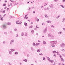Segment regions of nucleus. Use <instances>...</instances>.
I'll return each mask as SVG.
<instances>
[{
  "instance_id": "obj_45",
  "label": "nucleus",
  "mask_w": 65,
  "mask_h": 65,
  "mask_svg": "<svg viewBox=\"0 0 65 65\" xmlns=\"http://www.w3.org/2000/svg\"><path fill=\"white\" fill-rule=\"evenodd\" d=\"M36 28H38V29L39 28V27H37V26H36Z\"/></svg>"
},
{
  "instance_id": "obj_5",
  "label": "nucleus",
  "mask_w": 65,
  "mask_h": 65,
  "mask_svg": "<svg viewBox=\"0 0 65 65\" xmlns=\"http://www.w3.org/2000/svg\"><path fill=\"white\" fill-rule=\"evenodd\" d=\"M14 41V40H12L11 41L10 43H13Z\"/></svg>"
},
{
  "instance_id": "obj_37",
  "label": "nucleus",
  "mask_w": 65,
  "mask_h": 65,
  "mask_svg": "<svg viewBox=\"0 0 65 65\" xmlns=\"http://www.w3.org/2000/svg\"><path fill=\"white\" fill-rule=\"evenodd\" d=\"M14 31H17V29H14Z\"/></svg>"
},
{
  "instance_id": "obj_22",
  "label": "nucleus",
  "mask_w": 65,
  "mask_h": 65,
  "mask_svg": "<svg viewBox=\"0 0 65 65\" xmlns=\"http://www.w3.org/2000/svg\"><path fill=\"white\" fill-rule=\"evenodd\" d=\"M64 19H62V21L63 23H64Z\"/></svg>"
},
{
  "instance_id": "obj_10",
  "label": "nucleus",
  "mask_w": 65,
  "mask_h": 65,
  "mask_svg": "<svg viewBox=\"0 0 65 65\" xmlns=\"http://www.w3.org/2000/svg\"><path fill=\"white\" fill-rule=\"evenodd\" d=\"M61 61H62L63 62H64V60L62 58H61Z\"/></svg>"
},
{
  "instance_id": "obj_38",
  "label": "nucleus",
  "mask_w": 65,
  "mask_h": 65,
  "mask_svg": "<svg viewBox=\"0 0 65 65\" xmlns=\"http://www.w3.org/2000/svg\"><path fill=\"white\" fill-rule=\"evenodd\" d=\"M44 10H46V9L45 8H44Z\"/></svg>"
},
{
  "instance_id": "obj_30",
  "label": "nucleus",
  "mask_w": 65,
  "mask_h": 65,
  "mask_svg": "<svg viewBox=\"0 0 65 65\" xmlns=\"http://www.w3.org/2000/svg\"><path fill=\"white\" fill-rule=\"evenodd\" d=\"M60 17V15H59L58 17H56V19H58V18H59V17Z\"/></svg>"
},
{
  "instance_id": "obj_62",
  "label": "nucleus",
  "mask_w": 65,
  "mask_h": 65,
  "mask_svg": "<svg viewBox=\"0 0 65 65\" xmlns=\"http://www.w3.org/2000/svg\"><path fill=\"white\" fill-rule=\"evenodd\" d=\"M5 2H7V1H5Z\"/></svg>"
},
{
  "instance_id": "obj_18",
  "label": "nucleus",
  "mask_w": 65,
  "mask_h": 65,
  "mask_svg": "<svg viewBox=\"0 0 65 65\" xmlns=\"http://www.w3.org/2000/svg\"><path fill=\"white\" fill-rule=\"evenodd\" d=\"M60 6H61V7H62V8H64V6H63V5H61Z\"/></svg>"
},
{
  "instance_id": "obj_3",
  "label": "nucleus",
  "mask_w": 65,
  "mask_h": 65,
  "mask_svg": "<svg viewBox=\"0 0 65 65\" xmlns=\"http://www.w3.org/2000/svg\"><path fill=\"white\" fill-rule=\"evenodd\" d=\"M47 27H46L45 30H44L43 31V32L44 33H45L46 32V31H47Z\"/></svg>"
},
{
  "instance_id": "obj_24",
  "label": "nucleus",
  "mask_w": 65,
  "mask_h": 65,
  "mask_svg": "<svg viewBox=\"0 0 65 65\" xmlns=\"http://www.w3.org/2000/svg\"><path fill=\"white\" fill-rule=\"evenodd\" d=\"M50 62H51V63H53V62H54V61H53H53H52V60H50Z\"/></svg>"
},
{
  "instance_id": "obj_9",
  "label": "nucleus",
  "mask_w": 65,
  "mask_h": 65,
  "mask_svg": "<svg viewBox=\"0 0 65 65\" xmlns=\"http://www.w3.org/2000/svg\"><path fill=\"white\" fill-rule=\"evenodd\" d=\"M47 22L49 23H51V21H47Z\"/></svg>"
},
{
  "instance_id": "obj_28",
  "label": "nucleus",
  "mask_w": 65,
  "mask_h": 65,
  "mask_svg": "<svg viewBox=\"0 0 65 65\" xmlns=\"http://www.w3.org/2000/svg\"><path fill=\"white\" fill-rule=\"evenodd\" d=\"M37 46L38 45H39V43H37L36 44Z\"/></svg>"
},
{
  "instance_id": "obj_52",
  "label": "nucleus",
  "mask_w": 65,
  "mask_h": 65,
  "mask_svg": "<svg viewBox=\"0 0 65 65\" xmlns=\"http://www.w3.org/2000/svg\"><path fill=\"white\" fill-rule=\"evenodd\" d=\"M27 15H28V14H26V15L25 16V17H27Z\"/></svg>"
},
{
  "instance_id": "obj_4",
  "label": "nucleus",
  "mask_w": 65,
  "mask_h": 65,
  "mask_svg": "<svg viewBox=\"0 0 65 65\" xmlns=\"http://www.w3.org/2000/svg\"><path fill=\"white\" fill-rule=\"evenodd\" d=\"M50 7L51 8H53V7H54V6L52 5L51 4L50 5Z\"/></svg>"
},
{
  "instance_id": "obj_42",
  "label": "nucleus",
  "mask_w": 65,
  "mask_h": 65,
  "mask_svg": "<svg viewBox=\"0 0 65 65\" xmlns=\"http://www.w3.org/2000/svg\"><path fill=\"white\" fill-rule=\"evenodd\" d=\"M10 5L11 6H12V3H10Z\"/></svg>"
},
{
  "instance_id": "obj_12",
  "label": "nucleus",
  "mask_w": 65,
  "mask_h": 65,
  "mask_svg": "<svg viewBox=\"0 0 65 65\" xmlns=\"http://www.w3.org/2000/svg\"><path fill=\"white\" fill-rule=\"evenodd\" d=\"M51 46H52V47H55V46L54 44H51Z\"/></svg>"
},
{
  "instance_id": "obj_27",
  "label": "nucleus",
  "mask_w": 65,
  "mask_h": 65,
  "mask_svg": "<svg viewBox=\"0 0 65 65\" xmlns=\"http://www.w3.org/2000/svg\"><path fill=\"white\" fill-rule=\"evenodd\" d=\"M39 55H43V54H42L41 53H40L39 54Z\"/></svg>"
},
{
  "instance_id": "obj_46",
  "label": "nucleus",
  "mask_w": 65,
  "mask_h": 65,
  "mask_svg": "<svg viewBox=\"0 0 65 65\" xmlns=\"http://www.w3.org/2000/svg\"><path fill=\"white\" fill-rule=\"evenodd\" d=\"M38 42H40V41H39V40H38Z\"/></svg>"
},
{
  "instance_id": "obj_58",
  "label": "nucleus",
  "mask_w": 65,
  "mask_h": 65,
  "mask_svg": "<svg viewBox=\"0 0 65 65\" xmlns=\"http://www.w3.org/2000/svg\"><path fill=\"white\" fill-rule=\"evenodd\" d=\"M65 0H63V2H65Z\"/></svg>"
},
{
  "instance_id": "obj_19",
  "label": "nucleus",
  "mask_w": 65,
  "mask_h": 65,
  "mask_svg": "<svg viewBox=\"0 0 65 65\" xmlns=\"http://www.w3.org/2000/svg\"><path fill=\"white\" fill-rule=\"evenodd\" d=\"M23 61H25V62H27V60L24 59L23 60Z\"/></svg>"
},
{
  "instance_id": "obj_6",
  "label": "nucleus",
  "mask_w": 65,
  "mask_h": 65,
  "mask_svg": "<svg viewBox=\"0 0 65 65\" xmlns=\"http://www.w3.org/2000/svg\"><path fill=\"white\" fill-rule=\"evenodd\" d=\"M0 20H1V21H3V18L2 17H0Z\"/></svg>"
},
{
  "instance_id": "obj_35",
  "label": "nucleus",
  "mask_w": 65,
  "mask_h": 65,
  "mask_svg": "<svg viewBox=\"0 0 65 65\" xmlns=\"http://www.w3.org/2000/svg\"><path fill=\"white\" fill-rule=\"evenodd\" d=\"M43 60H45V58L44 57H43Z\"/></svg>"
},
{
  "instance_id": "obj_13",
  "label": "nucleus",
  "mask_w": 65,
  "mask_h": 65,
  "mask_svg": "<svg viewBox=\"0 0 65 65\" xmlns=\"http://www.w3.org/2000/svg\"><path fill=\"white\" fill-rule=\"evenodd\" d=\"M40 51V50H37V52L38 53H39V52Z\"/></svg>"
},
{
  "instance_id": "obj_47",
  "label": "nucleus",
  "mask_w": 65,
  "mask_h": 65,
  "mask_svg": "<svg viewBox=\"0 0 65 65\" xmlns=\"http://www.w3.org/2000/svg\"><path fill=\"white\" fill-rule=\"evenodd\" d=\"M58 34H61V32H58Z\"/></svg>"
},
{
  "instance_id": "obj_64",
  "label": "nucleus",
  "mask_w": 65,
  "mask_h": 65,
  "mask_svg": "<svg viewBox=\"0 0 65 65\" xmlns=\"http://www.w3.org/2000/svg\"><path fill=\"white\" fill-rule=\"evenodd\" d=\"M63 19H64V21H65V18H63Z\"/></svg>"
},
{
  "instance_id": "obj_34",
  "label": "nucleus",
  "mask_w": 65,
  "mask_h": 65,
  "mask_svg": "<svg viewBox=\"0 0 65 65\" xmlns=\"http://www.w3.org/2000/svg\"><path fill=\"white\" fill-rule=\"evenodd\" d=\"M47 5V3H46L45 4H44V6H45V5Z\"/></svg>"
},
{
  "instance_id": "obj_32",
  "label": "nucleus",
  "mask_w": 65,
  "mask_h": 65,
  "mask_svg": "<svg viewBox=\"0 0 65 65\" xmlns=\"http://www.w3.org/2000/svg\"><path fill=\"white\" fill-rule=\"evenodd\" d=\"M31 33L32 34L34 33V31L33 30H31Z\"/></svg>"
},
{
  "instance_id": "obj_26",
  "label": "nucleus",
  "mask_w": 65,
  "mask_h": 65,
  "mask_svg": "<svg viewBox=\"0 0 65 65\" xmlns=\"http://www.w3.org/2000/svg\"><path fill=\"white\" fill-rule=\"evenodd\" d=\"M10 1L12 2H14V0H10Z\"/></svg>"
},
{
  "instance_id": "obj_40",
  "label": "nucleus",
  "mask_w": 65,
  "mask_h": 65,
  "mask_svg": "<svg viewBox=\"0 0 65 65\" xmlns=\"http://www.w3.org/2000/svg\"><path fill=\"white\" fill-rule=\"evenodd\" d=\"M33 45H35V43H33Z\"/></svg>"
},
{
  "instance_id": "obj_31",
  "label": "nucleus",
  "mask_w": 65,
  "mask_h": 65,
  "mask_svg": "<svg viewBox=\"0 0 65 65\" xmlns=\"http://www.w3.org/2000/svg\"><path fill=\"white\" fill-rule=\"evenodd\" d=\"M37 21H39V19H38V18H37Z\"/></svg>"
},
{
  "instance_id": "obj_16",
  "label": "nucleus",
  "mask_w": 65,
  "mask_h": 65,
  "mask_svg": "<svg viewBox=\"0 0 65 65\" xmlns=\"http://www.w3.org/2000/svg\"><path fill=\"white\" fill-rule=\"evenodd\" d=\"M24 18H25V19H28V17H27L25 16V17H24Z\"/></svg>"
},
{
  "instance_id": "obj_60",
  "label": "nucleus",
  "mask_w": 65,
  "mask_h": 65,
  "mask_svg": "<svg viewBox=\"0 0 65 65\" xmlns=\"http://www.w3.org/2000/svg\"><path fill=\"white\" fill-rule=\"evenodd\" d=\"M33 13H35V12L34 11H33Z\"/></svg>"
},
{
  "instance_id": "obj_59",
  "label": "nucleus",
  "mask_w": 65,
  "mask_h": 65,
  "mask_svg": "<svg viewBox=\"0 0 65 65\" xmlns=\"http://www.w3.org/2000/svg\"><path fill=\"white\" fill-rule=\"evenodd\" d=\"M58 0H55V1H57Z\"/></svg>"
},
{
  "instance_id": "obj_1",
  "label": "nucleus",
  "mask_w": 65,
  "mask_h": 65,
  "mask_svg": "<svg viewBox=\"0 0 65 65\" xmlns=\"http://www.w3.org/2000/svg\"><path fill=\"white\" fill-rule=\"evenodd\" d=\"M10 25V23L9 22L5 24H4L3 26V27L4 28V27H6V25Z\"/></svg>"
},
{
  "instance_id": "obj_33",
  "label": "nucleus",
  "mask_w": 65,
  "mask_h": 65,
  "mask_svg": "<svg viewBox=\"0 0 65 65\" xmlns=\"http://www.w3.org/2000/svg\"><path fill=\"white\" fill-rule=\"evenodd\" d=\"M45 17L46 18H47V15H45Z\"/></svg>"
},
{
  "instance_id": "obj_14",
  "label": "nucleus",
  "mask_w": 65,
  "mask_h": 65,
  "mask_svg": "<svg viewBox=\"0 0 65 65\" xmlns=\"http://www.w3.org/2000/svg\"><path fill=\"white\" fill-rule=\"evenodd\" d=\"M24 25L26 26H27V23H24Z\"/></svg>"
},
{
  "instance_id": "obj_11",
  "label": "nucleus",
  "mask_w": 65,
  "mask_h": 65,
  "mask_svg": "<svg viewBox=\"0 0 65 65\" xmlns=\"http://www.w3.org/2000/svg\"><path fill=\"white\" fill-rule=\"evenodd\" d=\"M52 35V34H48V36L49 37H51V36H51Z\"/></svg>"
},
{
  "instance_id": "obj_61",
  "label": "nucleus",
  "mask_w": 65,
  "mask_h": 65,
  "mask_svg": "<svg viewBox=\"0 0 65 65\" xmlns=\"http://www.w3.org/2000/svg\"><path fill=\"white\" fill-rule=\"evenodd\" d=\"M42 7H43V6H41V8H42Z\"/></svg>"
},
{
  "instance_id": "obj_39",
  "label": "nucleus",
  "mask_w": 65,
  "mask_h": 65,
  "mask_svg": "<svg viewBox=\"0 0 65 65\" xmlns=\"http://www.w3.org/2000/svg\"><path fill=\"white\" fill-rule=\"evenodd\" d=\"M15 54H16V55H17L18 54V52H16L15 53Z\"/></svg>"
},
{
  "instance_id": "obj_43",
  "label": "nucleus",
  "mask_w": 65,
  "mask_h": 65,
  "mask_svg": "<svg viewBox=\"0 0 65 65\" xmlns=\"http://www.w3.org/2000/svg\"><path fill=\"white\" fill-rule=\"evenodd\" d=\"M9 54H11V51H9Z\"/></svg>"
},
{
  "instance_id": "obj_44",
  "label": "nucleus",
  "mask_w": 65,
  "mask_h": 65,
  "mask_svg": "<svg viewBox=\"0 0 65 65\" xmlns=\"http://www.w3.org/2000/svg\"><path fill=\"white\" fill-rule=\"evenodd\" d=\"M18 34H17L16 35V37H18Z\"/></svg>"
},
{
  "instance_id": "obj_17",
  "label": "nucleus",
  "mask_w": 65,
  "mask_h": 65,
  "mask_svg": "<svg viewBox=\"0 0 65 65\" xmlns=\"http://www.w3.org/2000/svg\"><path fill=\"white\" fill-rule=\"evenodd\" d=\"M21 36H23V35H24V33L23 32H22L21 33Z\"/></svg>"
},
{
  "instance_id": "obj_20",
  "label": "nucleus",
  "mask_w": 65,
  "mask_h": 65,
  "mask_svg": "<svg viewBox=\"0 0 65 65\" xmlns=\"http://www.w3.org/2000/svg\"><path fill=\"white\" fill-rule=\"evenodd\" d=\"M43 44H45L46 42L45 41H43Z\"/></svg>"
},
{
  "instance_id": "obj_36",
  "label": "nucleus",
  "mask_w": 65,
  "mask_h": 65,
  "mask_svg": "<svg viewBox=\"0 0 65 65\" xmlns=\"http://www.w3.org/2000/svg\"><path fill=\"white\" fill-rule=\"evenodd\" d=\"M51 26L52 27H53V28H54V27H55V26H54L53 25H51Z\"/></svg>"
},
{
  "instance_id": "obj_50",
  "label": "nucleus",
  "mask_w": 65,
  "mask_h": 65,
  "mask_svg": "<svg viewBox=\"0 0 65 65\" xmlns=\"http://www.w3.org/2000/svg\"><path fill=\"white\" fill-rule=\"evenodd\" d=\"M3 12H5V10H4L3 11Z\"/></svg>"
},
{
  "instance_id": "obj_21",
  "label": "nucleus",
  "mask_w": 65,
  "mask_h": 65,
  "mask_svg": "<svg viewBox=\"0 0 65 65\" xmlns=\"http://www.w3.org/2000/svg\"><path fill=\"white\" fill-rule=\"evenodd\" d=\"M53 53H56V51H54L53 52Z\"/></svg>"
},
{
  "instance_id": "obj_54",
  "label": "nucleus",
  "mask_w": 65,
  "mask_h": 65,
  "mask_svg": "<svg viewBox=\"0 0 65 65\" xmlns=\"http://www.w3.org/2000/svg\"><path fill=\"white\" fill-rule=\"evenodd\" d=\"M4 34H6V32H5Z\"/></svg>"
},
{
  "instance_id": "obj_7",
  "label": "nucleus",
  "mask_w": 65,
  "mask_h": 65,
  "mask_svg": "<svg viewBox=\"0 0 65 65\" xmlns=\"http://www.w3.org/2000/svg\"><path fill=\"white\" fill-rule=\"evenodd\" d=\"M51 39H54V36L53 35H52L51 37Z\"/></svg>"
},
{
  "instance_id": "obj_29",
  "label": "nucleus",
  "mask_w": 65,
  "mask_h": 65,
  "mask_svg": "<svg viewBox=\"0 0 65 65\" xmlns=\"http://www.w3.org/2000/svg\"><path fill=\"white\" fill-rule=\"evenodd\" d=\"M27 35V33H25V36H26Z\"/></svg>"
},
{
  "instance_id": "obj_2",
  "label": "nucleus",
  "mask_w": 65,
  "mask_h": 65,
  "mask_svg": "<svg viewBox=\"0 0 65 65\" xmlns=\"http://www.w3.org/2000/svg\"><path fill=\"white\" fill-rule=\"evenodd\" d=\"M60 46L61 47H63L65 46V44L64 43H62L60 44Z\"/></svg>"
},
{
  "instance_id": "obj_51",
  "label": "nucleus",
  "mask_w": 65,
  "mask_h": 65,
  "mask_svg": "<svg viewBox=\"0 0 65 65\" xmlns=\"http://www.w3.org/2000/svg\"><path fill=\"white\" fill-rule=\"evenodd\" d=\"M7 10H9V8H7Z\"/></svg>"
},
{
  "instance_id": "obj_56",
  "label": "nucleus",
  "mask_w": 65,
  "mask_h": 65,
  "mask_svg": "<svg viewBox=\"0 0 65 65\" xmlns=\"http://www.w3.org/2000/svg\"><path fill=\"white\" fill-rule=\"evenodd\" d=\"M35 30H37L36 28H35Z\"/></svg>"
},
{
  "instance_id": "obj_48",
  "label": "nucleus",
  "mask_w": 65,
  "mask_h": 65,
  "mask_svg": "<svg viewBox=\"0 0 65 65\" xmlns=\"http://www.w3.org/2000/svg\"><path fill=\"white\" fill-rule=\"evenodd\" d=\"M54 56H55V57H56V55L55 54L54 55Z\"/></svg>"
},
{
  "instance_id": "obj_55",
  "label": "nucleus",
  "mask_w": 65,
  "mask_h": 65,
  "mask_svg": "<svg viewBox=\"0 0 65 65\" xmlns=\"http://www.w3.org/2000/svg\"><path fill=\"white\" fill-rule=\"evenodd\" d=\"M42 25H44V23H43Z\"/></svg>"
},
{
  "instance_id": "obj_41",
  "label": "nucleus",
  "mask_w": 65,
  "mask_h": 65,
  "mask_svg": "<svg viewBox=\"0 0 65 65\" xmlns=\"http://www.w3.org/2000/svg\"><path fill=\"white\" fill-rule=\"evenodd\" d=\"M6 5V4H4L3 5V6H5V5Z\"/></svg>"
},
{
  "instance_id": "obj_15",
  "label": "nucleus",
  "mask_w": 65,
  "mask_h": 65,
  "mask_svg": "<svg viewBox=\"0 0 65 65\" xmlns=\"http://www.w3.org/2000/svg\"><path fill=\"white\" fill-rule=\"evenodd\" d=\"M56 53H57V55H60V54H59V52H57Z\"/></svg>"
},
{
  "instance_id": "obj_49",
  "label": "nucleus",
  "mask_w": 65,
  "mask_h": 65,
  "mask_svg": "<svg viewBox=\"0 0 65 65\" xmlns=\"http://www.w3.org/2000/svg\"><path fill=\"white\" fill-rule=\"evenodd\" d=\"M7 8V7H5L4 8L5 9H6Z\"/></svg>"
},
{
  "instance_id": "obj_53",
  "label": "nucleus",
  "mask_w": 65,
  "mask_h": 65,
  "mask_svg": "<svg viewBox=\"0 0 65 65\" xmlns=\"http://www.w3.org/2000/svg\"><path fill=\"white\" fill-rule=\"evenodd\" d=\"M11 51H12V52H13V49H11Z\"/></svg>"
},
{
  "instance_id": "obj_57",
  "label": "nucleus",
  "mask_w": 65,
  "mask_h": 65,
  "mask_svg": "<svg viewBox=\"0 0 65 65\" xmlns=\"http://www.w3.org/2000/svg\"><path fill=\"white\" fill-rule=\"evenodd\" d=\"M62 51H64V49H62Z\"/></svg>"
},
{
  "instance_id": "obj_8",
  "label": "nucleus",
  "mask_w": 65,
  "mask_h": 65,
  "mask_svg": "<svg viewBox=\"0 0 65 65\" xmlns=\"http://www.w3.org/2000/svg\"><path fill=\"white\" fill-rule=\"evenodd\" d=\"M51 43L52 44H54V43H55V41H51Z\"/></svg>"
},
{
  "instance_id": "obj_23",
  "label": "nucleus",
  "mask_w": 65,
  "mask_h": 65,
  "mask_svg": "<svg viewBox=\"0 0 65 65\" xmlns=\"http://www.w3.org/2000/svg\"><path fill=\"white\" fill-rule=\"evenodd\" d=\"M32 27H33V26H32V25H31L29 27V28H32Z\"/></svg>"
},
{
  "instance_id": "obj_25",
  "label": "nucleus",
  "mask_w": 65,
  "mask_h": 65,
  "mask_svg": "<svg viewBox=\"0 0 65 65\" xmlns=\"http://www.w3.org/2000/svg\"><path fill=\"white\" fill-rule=\"evenodd\" d=\"M47 59L48 60V61H50V58L48 57Z\"/></svg>"
},
{
  "instance_id": "obj_63",
  "label": "nucleus",
  "mask_w": 65,
  "mask_h": 65,
  "mask_svg": "<svg viewBox=\"0 0 65 65\" xmlns=\"http://www.w3.org/2000/svg\"><path fill=\"white\" fill-rule=\"evenodd\" d=\"M63 30H65V28H63Z\"/></svg>"
}]
</instances>
